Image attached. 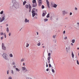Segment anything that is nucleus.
<instances>
[{
	"label": "nucleus",
	"instance_id": "nucleus-64",
	"mask_svg": "<svg viewBox=\"0 0 79 79\" xmlns=\"http://www.w3.org/2000/svg\"><path fill=\"white\" fill-rule=\"evenodd\" d=\"M77 25H78V26H79V23H77Z\"/></svg>",
	"mask_w": 79,
	"mask_h": 79
},
{
	"label": "nucleus",
	"instance_id": "nucleus-36",
	"mask_svg": "<svg viewBox=\"0 0 79 79\" xmlns=\"http://www.w3.org/2000/svg\"><path fill=\"white\" fill-rule=\"evenodd\" d=\"M41 8L42 9H44L45 8V6H44L42 5L41 6Z\"/></svg>",
	"mask_w": 79,
	"mask_h": 79
},
{
	"label": "nucleus",
	"instance_id": "nucleus-48",
	"mask_svg": "<svg viewBox=\"0 0 79 79\" xmlns=\"http://www.w3.org/2000/svg\"><path fill=\"white\" fill-rule=\"evenodd\" d=\"M12 64L15 65V62H12Z\"/></svg>",
	"mask_w": 79,
	"mask_h": 79
},
{
	"label": "nucleus",
	"instance_id": "nucleus-24",
	"mask_svg": "<svg viewBox=\"0 0 79 79\" xmlns=\"http://www.w3.org/2000/svg\"><path fill=\"white\" fill-rule=\"evenodd\" d=\"M46 17L47 18H50V14H48Z\"/></svg>",
	"mask_w": 79,
	"mask_h": 79
},
{
	"label": "nucleus",
	"instance_id": "nucleus-7",
	"mask_svg": "<svg viewBox=\"0 0 79 79\" xmlns=\"http://www.w3.org/2000/svg\"><path fill=\"white\" fill-rule=\"evenodd\" d=\"M46 3L47 4L48 7V8H50V3L48 0H46Z\"/></svg>",
	"mask_w": 79,
	"mask_h": 79
},
{
	"label": "nucleus",
	"instance_id": "nucleus-10",
	"mask_svg": "<svg viewBox=\"0 0 79 79\" xmlns=\"http://www.w3.org/2000/svg\"><path fill=\"white\" fill-rule=\"evenodd\" d=\"M50 58H51V56L48 57V63H50Z\"/></svg>",
	"mask_w": 79,
	"mask_h": 79
},
{
	"label": "nucleus",
	"instance_id": "nucleus-14",
	"mask_svg": "<svg viewBox=\"0 0 79 79\" xmlns=\"http://www.w3.org/2000/svg\"><path fill=\"white\" fill-rule=\"evenodd\" d=\"M22 71H25V70H26V67H22Z\"/></svg>",
	"mask_w": 79,
	"mask_h": 79
},
{
	"label": "nucleus",
	"instance_id": "nucleus-42",
	"mask_svg": "<svg viewBox=\"0 0 79 79\" xmlns=\"http://www.w3.org/2000/svg\"><path fill=\"white\" fill-rule=\"evenodd\" d=\"M3 13V11H2L1 12L0 14H1V15H2Z\"/></svg>",
	"mask_w": 79,
	"mask_h": 79
},
{
	"label": "nucleus",
	"instance_id": "nucleus-49",
	"mask_svg": "<svg viewBox=\"0 0 79 79\" xmlns=\"http://www.w3.org/2000/svg\"><path fill=\"white\" fill-rule=\"evenodd\" d=\"M3 20L2 19H0V22H2Z\"/></svg>",
	"mask_w": 79,
	"mask_h": 79
},
{
	"label": "nucleus",
	"instance_id": "nucleus-25",
	"mask_svg": "<svg viewBox=\"0 0 79 79\" xmlns=\"http://www.w3.org/2000/svg\"><path fill=\"white\" fill-rule=\"evenodd\" d=\"M0 35H4V33L3 32H0Z\"/></svg>",
	"mask_w": 79,
	"mask_h": 79
},
{
	"label": "nucleus",
	"instance_id": "nucleus-21",
	"mask_svg": "<svg viewBox=\"0 0 79 79\" xmlns=\"http://www.w3.org/2000/svg\"><path fill=\"white\" fill-rule=\"evenodd\" d=\"M54 4H54V3H53V2L52 3H51V6H52V7H53V6H54Z\"/></svg>",
	"mask_w": 79,
	"mask_h": 79
},
{
	"label": "nucleus",
	"instance_id": "nucleus-62",
	"mask_svg": "<svg viewBox=\"0 0 79 79\" xmlns=\"http://www.w3.org/2000/svg\"><path fill=\"white\" fill-rule=\"evenodd\" d=\"M66 51H67V53H68V50H66Z\"/></svg>",
	"mask_w": 79,
	"mask_h": 79
},
{
	"label": "nucleus",
	"instance_id": "nucleus-26",
	"mask_svg": "<svg viewBox=\"0 0 79 79\" xmlns=\"http://www.w3.org/2000/svg\"><path fill=\"white\" fill-rule=\"evenodd\" d=\"M56 37V35H54L52 37L53 39H55V37Z\"/></svg>",
	"mask_w": 79,
	"mask_h": 79
},
{
	"label": "nucleus",
	"instance_id": "nucleus-5",
	"mask_svg": "<svg viewBox=\"0 0 79 79\" xmlns=\"http://www.w3.org/2000/svg\"><path fill=\"white\" fill-rule=\"evenodd\" d=\"M32 14V17L34 18V16L35 15L36 13H35V11L34 10H32L31 12Z\"/></svg>",
	"mask_w": 79,
	"mask_h": 79
},
{
	"label": "nucleus",
	"instance_id": "nucleus-30",
	"mask_svg": "<svg viewBox=\"0 0 79 79\" xmlns=\"http://www.w3.org/2000/svg\"><path fill=\"white\" fill-rule=\"evenodd\" d=\"M27 3V2L26 1H25L24 2H23V5H25V4H26V3Z\"/></svg>",
	"mask_w": 79,
	"mask_h": 79
},
{
	"label": "nucleus",
	"instance_id": "nucleus-55",
	"mask_svg": "<svg viewBox=\"0 0 79 79\" xmlns=\"http://www.w3.org/2000/svg\"><path fill=\"white\" fill-rule=\"evenodd\" d=\"M65 32H66L65 31H63V34H65Z\"/></svg>",
	"mask_w": 79,
	"mask_h": 79
},
{
	"label": "nucleus",
	"instance_id": "nucleus-57",
	"mask_svg": "<svg viewBox=\"0 0 79 79\" xmlns=\"http://www.w3.org/2000/svg\"><path fill=\"white\" fill-rule=\"evenodd\" d=\"M70 15H72V13L71 12H70Z\"/></svg>",
	"mask_w": 79,
	"mask_h": 79
},
{
	"label": "nucleus",
	"instance_id": "nucleus-44",
	"mask_svg": "<svg viewBox=\"0 0 79 79\" xmlns=\"http://www.w3.org/2000/svg\"><path fill=\"white\" fill-rule=\"evenodd\" d=\"M7 74H9V70H7Z\"/></svg>",
	"mask_w": 79,
	"mask_h": 79
},
{
	"label": "nucleus",
	"instance_id": "nucleus-18",
	"mask_svg": "<svg viewBox=\"0 0 79 79\" xmlns=\"http://www.w3.org/2000/svg\"><path fill=\"white\" fill-rule=\"evenodd\" d=\"M15 69L16 71H18V72H19V71H20V70L18 68H15Z\"/></svg>",
	"mask_w": 79,
	"mask_h": 79
},
{
	"label": "nucleus",
	"instance_id": "nucleus-47",
	"mask_svg": "<svg viewBox=\"0 0 79 79\" xmlns=\"http://www.w3.org/2000/svg\"><path fill=\"white\" fill-rule=\"evenodd\" d=\"M49 52L51 54H52V51L51 50H49Z\"/></svg>",
	"mask_w": 79,
	"mask_h": 79
},
{
	"label": "nucleus",
	"instance_id": "nucleus-56",
	"mask_svg": "<svg viewBox=\"0 0 79 79\" xmlns=\"http://www.w3.org/2000/svg\"><path fill=\"white\" fill-rule=\"evenodd\" d=\"M71 45H72V46H73V44L72 43L71 44Z\"/></svg>",
	"mask_w": 79,
	"mask_h": 79
},
{
	"label": "nucleus",
	"instance_id": "nucleus-59",
	"mask_svg": "<svg viewBox=\"0 0 79 79\" xmlns=\"http://www.w3.org/2000/svg\"><path fill=\"white\" fill-rule=\"evenodd\" d=\"M37 35H39V32H36Z\"/></svg>",
	"mask_w": 79,
	"mask_h": 79
},
{
	"label": "nucleus",
	"instance_id": "nucleus-34",
	"mask_svg": "<svg viewBox=\"0 0 79 79\" xmlns=\"http://www.w3.org/2000/svg\"><path fill=\"white\" fill-rule=\"evenodd\" d=\"M29 44H28V43H27V45L26 47H29Z\"/></svg>",
	"mask_w": 79,
	"mask_h": 79
},
{
	"label": "nucleus",
	"instance_id": "nucleus-50",
	"mask_svg": "<svg viewBox=\"0 0 79 79\" xmlns=\"http://www.w3.org/2000/svg\"><path fill=\"white\" fill-rule=\"evenodd\" d=\"M46 67H47L48 66V64H47V62H46Z\"/></svg>",
	"mask_w": 79,
	"mask_h": 79
},
{
	"label": "nucleus",
	"instance_id": "nucleus-38",
	"mask_svg": "<svg viewBox=\"0 0 79 79\" xmlns=\"http://www.w3.org/2000/svg\"><path fill=\"white\" fill-rule=\"evenodd\" d=\"M39 43L37 44L38 46H40V42H39Z\"/></svg>",
	"mask_w": 79,
	"mask_h": 79
},
{
	"label": "nucleus",
	"instance_id": "nucleus-53",
	"mask_svg": "<svg viewBox=\"0 0 79 79\" xmlns=\"http://www.w3.org/2000/svg\"><path fill=\"white\" fill-rule=\"evenodd\" d=\"M34 18H35V19H37V17H36V16H35V17H34Z\"/></svg>",
	"mask_w": 79,
	"mask_h": 79
},
{
	"label": "nucleus",
	"instance_id": "nucleus-39",
	"mask_svg": "<svg viewBox=\"0 0 79 79\" xmlns=\"http://www.w3.org/2000/svg\"><path fill=\"white\" fill-rule=\"evenodd\" d=\"M52 72L53 73H55V70H54V69H52Z\"/></svg>",
	"mask_w": 79,
	"mask_h": 79
},
{
	"label": "nucleus",
	"instance_id": "nucleus-60",
	"mask_svg": "<svg viewBox=\"0 0 79 79\" xmlns=\"http://www.w3.org/2000/svg\"><path fill=\"white\" fill-rule=\"evenodd\" d=\"M6 27H8V24H6Z\"/></svg>",
	"mask_w": 79,
	"mask_h": 79
},
{
	"label": "nucleus",
	"instance_id": "nucleus-35",
	"mask_svg": "<svg viewBox=\"0 0 79 79\" xmlns=\"http://www.w3.org/2000/svg\"><path fill=\"white\" fill-rule=\"evenodd\" d=\"M11 73L12 74H14V72H13V70H11Z\"/></svg>",
	"mask_w": 79,
	"mask_h": 79
},
{
	"label": "nucleus",
	"instance_id": "nucleus-52",
	"mask_svg": "<svg viewBox=\"0 0 79 79\" xmlns=\"http://www.w3.org/2000/svg\"><path fill=\"white\" fill-rule=\"evenodd\" d=\"M27 71H28V70H27V69H25V72H26Z\"/></svg>",
	"mask_w": 79,
	"mask_h": 79
},
{
	"label": "nucleus",
	"instance_id": "nucleus-29",
	"mask_svg": "<svg viewBox=\"0 0 79 79\" xmlns=\"http://www.w3.org/2000/svg\"><path fill=\"white\" fill-rule=\"evenodd\" d=\"M44 22H46V21H48V19H44Z\"/></svg>",
	"mask_w": 79,
	"mask_h": 79
},
{
	"label": "nucleus",
	"instance_id": "nucleus-51",
	"mask_svg": "<svg viewBox=\"0 0 79 79\" xmlns=\"http://www.w3.org/2000/svg\"><path fill=\"white\" fill-rule=\"evenodd\" d=\"M49 70V69L48 68L46 69L47 71H48V70Z\"/></svg>",
	"mask_w": 79,
	"mask_h": 79
},
{
	"label": "nucleus",
	"instance_id": "nucleus-12",
	"mask_svg": "<svg viewBox=\"0 0 79 79\" xmlns=\"http://www.w3.org/2000/svg\"><path fill=\"white\" fill-rule=\"evenodd\" d=\"M5 15H4V16H2V19L3 21H4L5 20Z\"/></svg>",
	"mask_w": 79,
	"mask_h": 79
},
{
	"label": "nucleus",
	"instance_id": "nucleus-46",
	"mask_svg": "<svg viewBox=\"0 0 79 79\" xmlns=\"http://www.w3.org/2000/svg\"><path fill=\"white\" fill-rule=\"evenodd\" d=\"M68 39V38H67V36H66V37H65L64 38V40H66V39Z\"/></svg>",
	"mask_w": 79,
	"mask_h": 79
},
{
	"label": "nucleus",
	"instance_id": "nucleus-32",
	"mask_svg": "<svg viewBox=\"0 0 79 79\" xmlns=\"http://www.w3.org/2000/svg\"><path fill=\"white\" fill-rule=\"evenodd\" d=\"M9 56L10 57H13V55L11 53L10 54Z\"/></svg>",
	"mask_w": 79,
	"mask_h": 79
},
{
	"label": "nucleus",
	"instance_id": "nucleus-41",
	"mask_svg": "<svg viewBox=\"0 0 79 79\" xmlns=\"http://www.w3.org/2000/svg\"><path fill=\"white\" fill-rule=\"evenodd\" d=\"M8 79H12V77H11V76H10L9 77H8Z\"/></svg>",
	"mask_w": 79,
	"mask_h": 79
},
{
	"label": "nucleus",
	"instance_id": "nucleus-61",
	"mask_svg": "<svg viewBox=\"0 0 79 79\" xmlns=\"http://www.w3.org/2000/svg\"><path fill=\"white\" fill-rule=\"evenodd\" d=\"M35 10V8H33V10Z\"/></svg>",
	"mask_w": 79,
	"mask_h": 79
},
{
	"label": "nucleus",
	"instance_id": "nucleus-27",
	"mask_svg": "<svg viewBox=\"0 0 79 79\" xmlns=\"http://www.w3.org/2000/svg\"><path fill=\"white\" fill-rule=\"evenodd\" d=\"M72 42L73 44H74L75 42V40H72Z\"/></svg>",
	"mask_w": 79,
	"mask_h": 79
},
{
	"label": "nucleus",
	"instance_id": "nucleus-33",
	"mask_svg": "<svg viewBox=\"0 0 79 79\" xmlns=\"http://www.w3.org/2000/svg\"><path fill=\"white\" fill-rule=\"evenodd\" d=\"M53 41L55 43H56V39H54L53 40Z\"/></svg>",
	"mask_w": 79,
	"mask_h": 79
},
{
	"label": "nucleus",
	"instance_id": "nucleus-15",
	"mask_svg": "<svg viewBox=\"0 0 79 79\" xmlns=\"http://www.w3.org/2000/svg\"><path fill=\"white\" fill-rule=\"evenodd\" d=\"M45 13H43L42 14V16H45V14H47V12H46V11H45Z\"/></svg>",
	"mask_w": 79,
	"mask_h": 79
},
{
	"label": "nucleus",
	"instance_id": "nucleus-8",
	"mask_svg": "<svg viewBox=\"0 0 79 79\" xmlns=\"http://www.w3.org/2000/svg\"><path fill=\"white\" fill-rule=\"evenodd\" d=\"M29 12H31V9L32 8V7H31V5L29 4Z\"/></svg>",
	"mask_w": 79,
	"mask_h": 79
},
{
	"label": "nucleus",
	"instance_id": "nucleus-23",
	"mask_svg": "<svg viewBox=\"0 0 79 79\" xmlns=\"http://www.w3.org/2000/svg\"><path fill=\"white\" fill-rule=\"evenodd\" d=\"M57 6V5H56V4H54L53 7H54V8H56Z\"/></svg>",
	"mask_w": 79,
	"mask_h": 79
},
{
	"label": "nucleus",
	"instance_id": "nucleus-6",
	"mask_svg": "<svg viewBox=\"0 0 79 79\" xmlns=\"http://www.w3.org/2000/svg\"><path fill=\"white\" fill-rule=\"evenodd\" d=\"M49 68H51V67L52 69H55V68H56V67H55V64H54V67H53V66H51L50 64H49Z\"/></svg>",
	"mask_w": 79,
	"mask_h": 79
},
{
	"label": "nucleus",
	"instance_id": "nucleus-40",
	"mask_svg": "<svg viewBox=\"0 0 79 79\" xmlns=\"http://www.w3.org/2000/svg\"><path fill=\"white\" fill-rule=\"evenodd\" d=\"M11 33L10 32L9 33V36H11Z\"/></svg>",
	"mask_w": 79,
	"mask_h": 79
},
{
	"label": "nucleus",
	"instance_id": "nucleus-3",
	"mask_svg": "<svg viewBox=\"0 0 79 79\" xmlns=\"http://www.w3.org/2000/svg\"><path fill=\"white\" fill-rule=\"evenodd\" d=\"M2 48L3 50H6V48L5 46V44L3 43L2 44Z\"/></svg>",
	"mask_w": 79,
	"mask_h": 79
},
{
	"label": "nucleus",
	"instance_id": "nucleus-9",
	"mask_svg": "<svg viewBox=\"0 0 79 79\" xmlns=\"http://www.w3.org/2000/svg\"><path fill=\"white\" fill-rule=\"evenodd\" d=\"M36 6H37V3L32 4V7L33 8H35Z\"/></svg>",
	"mask_w": 79,
	"mask_h": 79
},
{
	"label": "nucleus",
	"instance_id": "nucleus-54",
	"mask_svg": "<svg viewBox=\"0 0 79 79\" xmlns=\"http://www.w3.org/2000/svg\"><path fill=\"white\" fill-rule=\"evenodd\" d=\"M75 10H77V7H75Z\"/></svg>",
	"mask_w": 79,
	"mask_h": 79
},
{
	"label": "nucleus",
	"instance_id": "nucleus-43",
	"mask_svg": "<svg viewBox=\"0 0 79 79\" xmlns=\"http://www.w3.org/2000/svg\"><path fill=\"white\" fill-rule=\"evenodd\" d=\"M77 64H79V61H78V60H77Z\"/></svg>",
	"mask_w": 79,
	"mask_h": 79
},
{
	"label": "nucleus",
	"instance_id": "nucleus-58",
	"mask_svg": "<svg viewBox=\"0 0 79 79\" xmlns=\"http://www.w3.org/2000/svg\"><path fill=\"white\" fill-rule=\"evenodd\" d=\"M16 65H14V68H16Z\"/></svg>",
	"mask_w": 79,
	"mask_h": 79
},
{
	"label": "nucleus",
	"instance_id": "nucleus-17",
	"mask_svg": "<svg viewBox=\"0 0 79 79\" xmlns=\"http://www.w3.org/2000/svg\"><path fill=\"white\" fill-rule=\"evenodd\" d=\"M25 6V8H27V9H28L29 8V6L28 5H26Z\"/></svg>",
	"mask_w": 79,
	"mask_h": 79
},
{
	"label": "nucleus",
	"instance_id": "nucleus-63",
	"mask_svg": "<svg viewBox=\"0 0 79 79\" xmlns=\"http://www.w3.org/2000/svg\"><path fill=\"white\" fill-rule=\"evenodd\" d=\"M23 66H24V65H25V63H23Z\"/></svg>",
	"mask_w": 79,
	"mask_h": 79
},
{
	"label": "nucleus",
	"instance_id": "nucleus-16",
	"mask_svg": "<svg viewBox=\"0 0 79 79\" xmlns=\"http://www.w3.org/2000/svg\"><path fill=\"white\" fill-rule=\"evenodd\" d=\"M6 31L7 33H8L9 32V28L8 27H7L6 28Z\"/></svg>",
	"mask_w": 79,
	"mask_h": 79
},
{
	"label": "nucleus",
	"instance_id": "nucleus-13",
	"mask_svg": "<svg viewBox=\"0 0 79 79\" xmlns=\"http://www.w3.org/2000/svg\"><path fill=\"white\" fill-rule=\"evenodd\" d=\"M25 61V58H23L21 60V62H23V61Z\"/></svg>",
	"mask_w": 79,
	"mask_h": 79
},
{
	"label": "nucleus",
	"instance_id": "nucleus-1",
	"mask_svg": "<svg viewBox=\"0 0 79 79\" xmlns=\"http://www.w3.org/2000/svg\"><path fill=\"white\" fill-rule=\"evenodd\" d=\"M12 3L13 5L11 7V8L13 10H15V8L16 9L19 8V4L16 0H12Z\"/></svg>",
	"mask_w": 79,
	"mask_h": 79
},
{
	"label": "nucleus",
	"instance_id": "nucleus-28",
	"mask_svg": "<svg viewBox=\"0 0 79 79\" xmlns=\"http://www.w3.org/2000/svg\"><path fill=\"white\" fill-rule=\"evenodd\" d=\"M77 56H76L75 57V58H74V60L75 61L76 60H77Z\"/></svg>",
	"mask_w": 79,
	"mask_h": 79
},
{
	"label": "nucleus",
	"instance_id": "nucleus-19",
	"mask_svg": "<svg viewBox=\"0 0 79 79\" xmlns=\"http://www.w3.org/2000/svg\"><path fill=\"white\" fill-rule=\"evenodd\" d=\"M72 57L73 58H74V54L73 53V52H72Z\"/></svg>",
	"mask_w": 79,
	"mask_h": 79
},
{
	"label": "nucleus",
	"instance_id": "nucleus-20",
	"mask_svg": "<svg viewBox=\"0 0 79 79\" xmlns=\"http://www.w3.org/2000/svg\"><path fill=\"white\" fill-rule=\"evenodd\" d=\"M32 3L33 4H34V3L35 4L36 3H37V2H36V0H33L32 1Z\"/></svg>",
	"mask_w": 79,
	"mask_h": 79
},
{
	"label": "nucleus",
	"instance_id": "nucleus-37",
	"mask_svg": "<svg viewBox=\"0 0 79 79\" xmlns=\"http://www.w3.org/2000/svg\"><path fill=\"white\" fill-rule=\"evenodd\" d=\"M4 37L5 38H6V35L5 33H4Z\"/></svg>",
	"mask_w": 79,
	"mask_h": 79
},
{
	"label": "nucleus",
	"instance_id": "nucleus-22",
	"mask_svg": "<svg viewBox=\"0 0 79 79\" xmlns=\"http://www.w3.org/2000/svg\"><path fill=\"white\" fill-rule=\"evenodd\" d=\"M66 11H62V14L63 15H65L66 14Z\"/></svg>",
	"mask_w": 79,
	"mask_h": 79
},
{
	"label": "nucleus",
	"instance_id": "nucleus-31",
	"mask_svg": "<svg viewBox=\"0 0 79 79\" xmlns=\"http://www.w3.org/2000/svg\"><path fill=\"white\" fill-rule=\"evenodd\" d=\"M51 54L50 53H48V57H49V56H50Z\"/></svg>",
	"mask_w": 79,
	"mask_h": 79
},
{
	"label": "nucleus",
	"instance_id": "nucleus-45",
	"mask_svg": "<svg viewBox=\"0 0 79 79\" xmlns=\"http://www.w3.org/2000/svg\"><path fill=\"white\" fill-rule=\"evenodd\" d=\"M1 40H3V36H2V37H1Z\"/></svg>",
	"mask_w": 79,
	"mask_h": 79
},
{
	"label": "nucleus",
	"instance_id": "nucleus-4",
	"mask_svg": "<svg viewBox=\"0 0 79 79\" xmlns=\"http://www.w3.org/2000/svg\"><path fill=\"white\" fill-rule=\"evenodd\" d=\"M38 3L39 6H41L42 4V0H39Z\"/></svg>",
	"mask_w": 79,
	"mask_h": 79
},
{
	"label": "nucleus",
	"instance_id": "nucleus-11",
	"mask_svg": "<svg viewBox=\"0 0 79 79\" xmlns=\"http://www.w3.org/2000/svg\"><path fill=\"white\" fill-rule=\"evenodd\" d=\"M24 22L25 23H29V20H28L26 18L25 19Z\"/></svg>",
	"mask_w": 79,
	"mask_h": 79
},
{
	"label": "nucleus",
	"instance_id": "nucleus-2",
	"mask_svg": "<svg viewBox=\"0 0 79 79\" xmlns=\"http://www.w3.org/2000/svg\"><path fill=\"white\" fill-rule=\"evenodd\" d=\"M2 56L4 60H6V61H8L9 60V58H8V54L4 53L2 54Z\"/></svg>",
	"mask_w": 79,
	"mask_h": 79
}]
</instances>
